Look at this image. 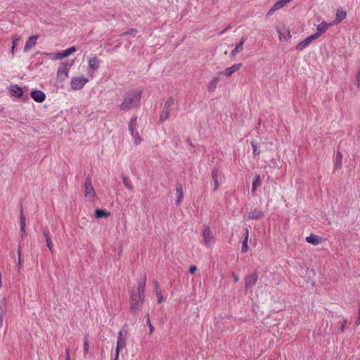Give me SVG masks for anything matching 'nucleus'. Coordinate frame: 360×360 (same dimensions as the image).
I'll use <instances>...</instances> for the list:
<instances>
[{
    "label": "nucleus",
    "instance_id": "f257e3e1",
    "mask_svg": "<svg viewBox=\"0 0 360 360\" xmlns=\"http://www.w3.org/2000/svg\"><path fill=\"white\" fill-rule=\"evenodd\" d=\"M146 275L138 281L137 288L133 289L130 294V312L136 314L141 307L145 299Z\"/></svg>",
    "mask_w": 360,
    "mask_h": 360
},
{
    "label": "nucleus",
    "instance_id": "f03ea898",
    "mask_svg": "<svg viewBox=\"0 0 360 360\" xmlns=\"http://www.w3.org/2000/svg\"><path fill=\"white\" fill-rule=\"evenodd\" d=\"M142 93L141 88H135L127 91L124 96L123 102L120 105V110L129 111L139 108Z\"/></svg>",
    "mask_w": 360,
    "mask_h": 360
},
{
    "label": "nucleus",
    "instance_id": "7ed1b4c3",
    "mask_svg": "<svg viewBox=\"0 0 360 360\" xmlns=\"http://www.w3.org/2000/svg\"><path fill=\"white\" fill-rule=\"evenodd\" d=\"M128 128L131 136L134 140L135 144H139L142 141V139L140 137L137 131V117L136 115L131 117Z\"/></svg>",
    "mask_w": 360,
    "mask_h": 360
},
{
    "label": "nucleus",
    "instance_id": "20e7f679",
    "mask_svg": "<svg viewBox=\"0 0 360 360\" xmlns=\"http://www.w3.org/2000/svg\"><path fill=\"white\" fill-rule=\"evenodd\" d=\"M127 338V330L124 328H121L118 332V337L115 349V353H117V356H119L120 350L126 347Z\"/></svg>",
    "mask_w": 360,
    "mask_h": 360
},
{
    "label": "nucleus",
    "instance_id": "39448f33",
    "mask_svg": "<svg viewBox=\"0 0 360 360\" xmlns=\"http://www.w3.org/2000/svg\"><path fill=\"white\" fill-rule=\"evenodd\" d=\"M73 65V60L72 61H66L63 63L59 66L57 71V77L59 79L63 81L68 77V72L70 68Z\"/></svg>",
    "mask_w": 360,
    "mask_h": 360
},
{
    "label": "nucleus",
    "instance_id": "423d86ee",
    "mask_svg": "<svg viewBox=\"0 0 360 360\" xmlns=\"http://www.w3.org/2000/svg\"><path fill=\"white\" fill-rule=\"evenodd\" d=\"M173 105H174V100L172 99V98L169 97L165 101L164 106H163V109L161 112V114L160 116V122H164L165 120H167L169 118Z\"/></svg>",
    "mask_w": 360,
    "mask_h": 360
},
{
    "label": "nucleus",
    "instance_id": "0eeeda50",
    "mask_svg": "<svg viewBox=\"0 0 360 360\" xmlns=\"http://www.w3.org/2000/svg\"><path fill=\"white\" fill-rule=\"evenodd\" d=\"M96 195L95 190L92 186L91 179L88 176L84 181V196L92 200Z\"/></svg>",
    "mask_w": 360,
    "mask_h": 360
},
{
    "label": "nucleus",
    "instance_id": "6e6552de",
    "mask_svg": "<svg viewBox=\"0 0 360 360\" xmlns=\"http://www.w3.org/2000/svg\"><path fill=\"white\" fill-rule=\"evenodd\" d=\"M89 82L88 78L84 77H75L72 78L70 86L73 90L81 89L87 82Z\"/></svg>",
    "mask_w": 360,
    "mask_h": 360
},
{
    "label": "nucleus",
    "instance_id": "1a4fd4ad",
    "mask_svg": "<svg viewBox=\"0 0 360 360\" xmlns=\"http://www.w3.org/2000/svg\"><path fill=\"white\" fill-rule=\"evenodd\" d=\"M202 237L206 245L212 246L214 244V237L213 236L212 231L208 226L204 227L202 230Z\"/></svg>",
    "mask_w": 360,
    "mask_h": 360
},
{
    "label": "nucleus",
    "instance_id": "9d476101",
    "mask_svg": "<svg viewBox=\"0 0 360 360\" xmlns=\"http://www.w3.org/2000/svg\"><path fill=\"white\" fill-rule=\"evenodd\" d=\"M212 177L214 183V191H217L219 186L222 184L224 177L220 172V171L214 168L212 172Z\"/></svg>",
    "mask_w": 360,
    "mask_h": 360
},
{
    "label": "nucleus",
    "instance_id": "9b49d317",
    "mask_svg": "<svg viewBox=\"0 0 360 360\" xmlns=\"http://www.w3.org/2000/svg\"><path fill=\"white\" fill-rule=\"evenodd\" d=\"M264 217V213L262 210L255 208L251 210L247 215L244 217L245 221L253 220V219H261Z\"/></svg>",
    "mask_w": 360,
    "mask_h": 360
},
{
    "label": "nucleus",
    "instance_id": "f8f14e48",
    "mask_svg": "<svg viewBox=\"0 0 360 360\" xmlns=\"http://www.w3.org/2000/svg\"><path fill=\"white\" fill-rule=\"evenodd\" d=\"M8 89L11 97L18 98L23 96V91L18 84H12L8 86Z\"/></svg>",
    "mask_w": 360,
    "mask_h": 360
},
{
    "label": "nucleus",
    "instance_id": "ddd939ff",
    "mask_svg": "<svg viewBox=\"0 0 360 360\" xmlns=\"http://www.w3.org/2000/svg\"><path fill=\"white\" fill-rule=\"evenodd\" d=\"M319 37V34H314L305 39L300 42V44L297 46L296 49L299 51H302L305 49L313 40H315Z\"/></svg>",
    "mask_w": 360,
    "mask_h": 360
},
{
    "label": "nucleus",
    "instance_id": "4468645a",
    "mask_svg": "<svg viewBox=\"0 0 360 360\" xmlns=\"http://www.w3.org/2000/svg\"><path fill=\"white\" fill-rule=\"evenodd\" d=\"M276 31L281 41H287L291 38L290 30L285 27H277Z\"/></svg>",
    "mask_w": 360,
    "mask_h": 360
},
{
    "label": "nucleus",
    "instance_id": "2eb2a0df",
    "mask_svg": "<svg viewBox=\"0 0 360 360\" xmlns=\"http://www.w3.org/2000/svg\"><path fill=\"white\" fill-rule=\"evenodd\" d=\"M31 98L37 103H42L46 99V94L41 90H33L30 93Z\"/></svg>",
    "mask_w": 360,
    "mask_h": 360
},
{
    "label": "nucleus",
    "instance_id": "dca6fc26",
    "mask_svg": "<svg viewBox=\"0 0 360 360\" xmlns=\"http://www.w3.org/2000/svg\"><path fill=\"white\" fill-rule=\"evenodd\" d=\"M257 281V276L255 273H252L245 277V290L250 289L255 285Z\"/></svg>",
    "mask_w": 360,
    "mask_h": 360
},
{
    "label": "nucleus",
    "instance_id": "f3484780",
    "mask_svg": "<svg viewBox=\"0 0 360 360\" xmlns=\"http://www.w3.org/2000/svg\"><path fill=\"white\" fill-rule=\"evenodd\" d=\"M242 66L241 63H236L233 64L232 66L226 68L224 71L220 72V74H223L226 77H230L233 73L239 70Z\"/></svg>",
    "mask_w": 360,
    "mask_h": 360
},
{
    "label": "nucleus",
    "instance_id": "a211bd4d",
    "mask_svg": "<svg viewBox=\"0 0 360 360\" xmlns=\"http://www.w3.org/2000/svg\"><path fill=\"white\" fill-rule=\"evenodd\" d=\"M75 51H76V49L74 46L70 47V48L63 51L62 52L56 53V55L54 57V59L61 60V59L72 54L74 52H75Z\"/></svg>",
    "mask_w": 360,
    "mask_h": 360
},
{
    "label": "nucleus",
    "instance_id": "6ab92c4d",
    "mask_svg": "<svg viewBox=\"0 0 360 360\" xmlns=\"http://www.w3.org/2000/svg\"><path fill=\"white\" fill-rule=\"evenodd\" d=\"M347 16V12L344 9H338L336 12V16L333 22V25H338Z\"/></svg>",
    "mask_w": 360,
    "mask_h": 360
},
{
    "label": "nucleus",
    "instance_id": "aec40b11",
    "mask_svg": "<svg viewBox=\"0 0 360 360\" xmlns=\"http://www.w3.org/2000/svg\"><path fill=\"white\" fill-rule=\"evenodd\" d=\"M37 36H31L27 39L24 47L25 52L28 51L30 49L35 46V44H37Z\"/></svg>",
    "mask_w": 360,
    "mask_h": 360
},
{
    "label": "nucleus",
    "instance_id": "412c9836",
    "mask_svg": "<svg viewBox=\"0 0 360 360\" xmlns=\"http://www.w3.org/2000/svg\"><path fill=\"white\" fill-rule=\"evenodd\" d=\"M88 65H89V68L91 70H93V71L97 70L100 65V60L96 56L90 58L88 60Z\"/></svg>",
    "mask_w": 360,
    "mask_h": 360
},
{
    "label": "nucleus",
    "instance_id": "4be33fe9",
    "mask_svg": "<svg viewBox=\"0 0 360 360\" xmlns=\"http://www.w3.org/2000/svg\"><path fill=\"white\" fill-rule=\"evenodd\" d=\"M247 40V37H243L240 41L236 45L235 48L231 51V56H235L236 53L243 49V44Z\"/></svg>",
    "mask_w": 360,
    "mask_h": 360
},
{
    "label": "nucleus",
    "instance_id": "5701e85b",
    "mask_svg": "<svg viewBox=\"0 0 360 360\" xmlns=\"http://www.w3.org/2000/svg\"><path fill=\"white\" fill-rule=\"evenodd\" d=\"M176 191L177 194V198L176 200V204L178 205L181 202L184 198L183 186L181 184L178 183L176 185Z\"/></svg>",
    "mask_w": 360,
    "mask_h": 360
},
{
    "label": "nucleus",
    "instance_id": "b1692460",
    "mask_svg": "<svg viewBox=\"0 0 360 360\" xmlns=\"http://www.w3.org/2000/svg\"><path fill=\"white\" fill-rule=\"evenodd\" d=\"M331 25H333V23H328L326 22H322L321 23L319 24L316 27L317 32L315 34H319V36L324 33Z\"/></svg>",
    "mask_w": 360,
    "mask_h": 360
},
{
    "label": "nucleus",
    "instance_id": "393cba45",
    "mask_svg": "<svg viewBox=\"0 0 360 360\" xmlns=\"http://www.w3.org/2000/svg\"><path fill=\"white\" fill-rule=\"evenodd\" d=\"M219 77H214L209 82L207 85V91L209 92H214L217 88V83L219 82Z\"/></svg>",
    "mask_w": 360,
    "mask_h": 360
},
{
    "label": "nucleus",
    "instance_id": "a878e982",
    "mask_svg": "<svg viewBox=\"0 0 360 360\" xmlns=\"http://www.w3.org/2000/svg\"><path fill=\"white\" fill-rule=\"evenodd\" d=\"M261 177L259 175H256L252 182V193L255 194L257 188L261 185Z\"/></svg>",
    "mask_w": 360,
    "mask_h": 360
},
{
    "label": "nucleus",
    "instance_id": "bb28decb",
    "mask_svg": "<svg viewBox=\"0 0 360 360\" xmlns=\"http://www.w3.org/2000/svg\"><path fill=\"white\" fill-rule=\"evenodd\" d=\"M20 231L22 234L25 233V217L23 214L22 207L20 206Z\"/></svg>",
    "mask_w": 360,
    "mask_h": 360
},
{
    "label": "nucleus",
    "instance_id": "cd10ccee",
    "mask_svg": "<svg viewBox=\"0 0 360 360\" xmlns=\"http://www.w3.org/2000/svg\"><path fill=\"white\" fill-rule=\"evenodd\" d=\"M306 241L310 244L316 245L319 243L320 239L319 237L316 235H311L306 238Z\"/></svg>",
    "mask_w": 360,
    "mask_h": 360
},
{
    "label": "nucleus",
    "instance_id": "c85d7f7f",
    "mask_svg": "<svg viewBox=\"0 0 360 360\" xmlns=\"http://www.w3.org/2000/svg\"><path fill=\"white\" fill-rule=\"evenodd\" d=\"M109 212H105V210L97 209L95 210V217L97 219H100L102 217H108L109 216Z\"/></svg>",
    "mask_w": 360,
    "mask_h": 360
},
{
    "label": "nucleus",
    "instance_id": "c756f323",
    "mask_svg": "<svg viewBox=\"0 0 360 360\" xmlns=\"http://www.w3.org/2000/svg\"><path fill=\"white\" fill-rule=\"evenodd\" d=\"M122 182L124 184V185L125 186V187L131 191L133 189V186H132V184L131 182L130 181V180L125 176L122 175Z\"/></svg>",
    "mask_w": 360,
    "mask_h": 360
},
{
    "label": "nucleus",
    "instance_id": "7c9ffc66",
    "mask_svg": "<svg viewBox=\"0 0 360 360\" xmlns=\"http://www.w3.org/2000/svg\"><path fill=\"white\" fill-rule=\"evenodd\" d=\"M19 39H20V37L18 35H15V36L13 37V38H12V47H11L12 56H13V55H14V50H15L16 45L18 44V41H19Z\"/></svg>",
    "mask_w": 360,
    "mask_h": 360
},
{
    "label": "nucleus",
    "instance_id": "2f4dec72",
    "mask_svg": "<svg viewBox=\"0 0 360 360\" xmlns=\"http://www.w3.org/2000/svg\"><path fill=\"white\" fill-rule=\"evenodd\" d=\"M0 311H1L0 318L2 321V320H4V317L6 312V304L5 302L0 304Z\"/></svg>",
    "mask_w": 360,
    "mask_h": 360
},
{
    "label": "nucleus",
    "instance_id": "473e14b6",
    "mask_svg": "<svg viewBox=\"0 0 360 360\" xmlns=\"http://www.w3.org/2000/svg\"><path fill=\"white\" fill-rule=\"evenodd\" d=\"M342 154L340 152H338L337 153V155H336V162H335V169H338V167L341 164V162H342Z\"/></svg>",
    "mask_w": 360,
    "mask_h": 360
},
{
    "label": "nucleus",
    "instance_id": "72a5a7b5",
    "mask_svg": "<svg viewBox=\"0 0 360 360\" xmlns=\"http://www.w3.org/2000/svg\"><path fill=\"white\" fill-rule=\"evenodd\" d=\"M251 145H252V150H253V155L254 156H257L259 154V150L258 149V146H257V144L255 142V141H252L251 143Z\"/></svg>",
    "mask_w": 360,
    "mask_h": 360
},
{
    "label": "nucleus",
    "instance_id": "f704fd0d",
    "mask_svg": "<svg viewBox=\"0 0 360 360\" xmlns=\"http://www.w3.org/2000/svg\"><path fill=\"white\" fill-rule=\"evenodd\" d=\"M248 241L247 238H244L243 243H242V247H241V252H246L248 251Z\"/></svg>",
    "mask_w": 360,
    "mask_h": 360
},
{
    "label": "nucleus",
    "instance_id": "c9c22d12",
    "mask_svg": "<svg viewBox=\"0 0 360 360\" xmlns=\"http://www.w3.org/2000/svg\"><path fill=\"white\" fill-rule=\"evenodd\" d=\"M356 85L358 88H360V68H358L355 75Z\"/></svg>",
    "mask_w": 360,
    "mask_h": 360
},
{
    "label": "nucleus",
    "instance_id": "e433bc0d",
    "mask_svg": "<svg viewBox=\"0 0 360 360\" xmlns=\"http://www.w3.org/2000/svg\"><path fill=\"white\" fill-rule=\"evenodd\" d=\"M89 342L88 338H85L84 340V355H86L89 352Z\"/></svg>",
    "mask_w": 360,
    "mask_h": 360
},
{
    "label": "nucleus",
    "instance_id": "4c0bfd02",
    "mask_svg": "<svg viewBox=\"0 0 360 360\" xmlns=\"http://www.w3.org/2000/svg\"><path fill=\"white\" fill-rule=\"evenodd\" d=\"M136 33H137V30L136 29H130V30H127V32H123L122 34V35L129 34L132 37H134L136 34Z\"/></svg>",
    "mask_w": 360,
    "mask_h": 360
},
{
    "label": "nucleus",
    "instance_id": "58836bf2",
    "mask_svg": "<svg viewBox=\"0 0 360 360\" xmlns=\"http://www.w3.org/2000/svg\"><path fill=\"white\" fill-rule=\"evenodd\" d=\"M46 242L47 248L50 250V251L52 252L53 251V243L51 242V238L46 239Z\"/></svg>",
    "mask_w": 360,
    "mask_h": 360
},
{
    "label": "nucleus",
    "instance_id": "ea45409f",
    "mask_svg": "<svg viewBox=\"0 0 360 360\" xmlns=\"http://www.w3.org/2000/svg\"><path fill=\"white\" fill-rule=\"evenodd\" d=\"M156 295L158 297V302L160 304L163 301V296L162 293L159 291L156 292Z\"/></svg>",
    "mask_w": 360,
    "mask_h": 360
},
{
    "label": "nucleus",
    "instance_id": "a19ab883",
    "mask_svg": "<svg viewBox=\"0 0 360 360\" xmlns=\"http://www.w3.org/2000/svg\"><path fill=\"white\" fill-rule=\"evenodd\" d=\"M43 236L45 238V240L47 238H51L49 236V230L48 229H44L43 230Z\"/></svg>",
    "mask_w": 360,
    "mask_h": 360
},
{
    "label": "nucleus",
    "instance_id": "79ce46f5",
    "mask_svg": "<svg viewBox=\"0 0 360 360\" xmlns=\"http://www.w3.org/2000/svg\"><path fill=\"white\" fill-rule=\"evenodd\" d=\"M147 324L148 325L149 328H150V333H152L153 330V326L151 324L149 316H147Z\"/></svg>",
    "mask_w": 360,
    "mask_h": 360
},
{
    "label": "nucleus",
    "instance_id": "37998d69",
    "mask_svg": "<svg viewBox=\"0 0 360 360\" xmlns=\"http://www.w3.org/2000/svg\"><path fill=\"white\" fill-rule=\"evenodd\" d=\"M278 10L277 8L275 7V6L274 5L271 8L269 11L268 13H267V15H272L276 11Z\"/></svg>",
    "mask_w": 360,
    "mask_h": 360
},
{
    "label": "nucleus",
    "instance_id": "c03bdc74",
    "mask_svg": "<svg viewBox=\"0 0 360 360\" xmlns=\"http://www.w3.org/2000/svg\"><path fill=\"white\" fill-rule=\"evenodd\" d=\"M278 10L277 8L275 7V6L274 5L271 8L269 11L268 13H267V15H272L276 11Z\"/></svg>",
    "mask_w": 360,
    "mask_h": 360
},
{
    "label": "nucleus",
    "instance_id": "a18cd8bd",
    "mask_svg": "<svg viewBox=\"0 0 360 360\" xmlns=\"http://www.w3.org/2000/svg\"><path fill=\"white\" fill-rule=\"evenodd\" d=\"M346 324H347V320L344 319L342 321V323L340 328V330L341 332H344Z\"/></svg>",
    "mask_w": 360,
    "mask_h": 360
},
{
    "label": "nucleus",
    "instance_id": "49530a36",
    "mask_svg": "<svg viewBox=\"0 0 360 360\" xmlns=\"http://www.w3.org/2000/svg\"><path fill=\"white\" fill-rule=\"evenodd\" d=\"M65 360H70V349L68 347L65 349Z\"/></svg>",
    "mask_w": 360,
    "mask_h": 360
},
{
    "label": "nucleus",
    "instance_id": "de8ad7c7",
    "mask_svg": "<svg viewBox=\"0 0 360 360\" xmlns=\"http://www.w3.org/2000/svg\"><path fill=\"white\" fill-rule=\"evenodd\" d=\"M232 276L233 277V281L234 283H236L239 280V277L238 275H236V274L235 272H232L231 274Z\"/></svg>",
    "mask_w": 360,
    "mask_h": 360
},
{
    "label": "nucleus",
    "instance_id": "09e8293b",
    "mask_svg": "<svg viewBox=\"0 0 360 360\" xmlns=\"http://www.w3.org/2000/svg\"><path fill=\"white\" fill-rule=\"evenodd\" d=\"M196 271V266H191L189 268V272L190 274H193Z\"/></svg>",
    "mask_w": 360,
    "mask_h": 360
},
{
    "label": "nucleus",
    "instance_id": "8fccbe9b",
    "mask_svg": "<svg viewBox=\"0 0 360 360\" xmlns=\"http://www.w3.org/2000/svg\"><path fill=\"white\" fill-rule=\"evenodd\" d=\"M154 285H155V289L156 290V292L158 291V289L159 288V283H158V281L157 280L154 281Z\"/></svg>",
    "mask_w": 360,
    "mask_h": 360
},
{
    "label": "nucleus",
    "instance_id": "3c124183",
    "mask_svg": "<svg viewBox=\"0 0 360 360\" xmlns=\"http://www.w3.org/2000/svg\"><path fill=\"white\" fill-rule=\"evenodd\" d=\"M244 238H247V241H248V229H246L245 233L244 234Z\"/></svg>",
    "mask_w": 360,
    "mask_h": 360
},
{
    "label": "nucleus",
    "instance_id": "603ef678",
    "mask_svg": "<svg viewBox=\"0 0 360 360\" xmlns=\"http://www.w3.org/2000/svg\"><path fill=\"white\" fill-rule=\"evenodd\" d=\"M356 323L357 325L360 324V311H359V316H358V319H357V321H356Z\"/></svg>",
    "mask_w": 360,
    "mask_h": 360
},
{
    "label": "nucleus",
    "instance_id": "864d4df0",
    "mask_svg": "<svg viewBox=\"0 0 360 360\" xmlns=\"http://www.w3.org/2000/svg\"><path fill=\"white\" fill-rule=\"evenodd\" d=\"M2 286V277H1V274L0 273V288H1Z\"/></svg>",
    "mask_w": 360,
    "mask_h": 360
},
{
    "label": "nucleus",
    "instance_id": "5fc2aeb1",
    "mask_svg": "<svg viewBox=\"0 0 360 360\" xmlns=\"http://www.w3.org/2000/svg\"><path fill=\"white\" fill-rule=\"evenodd\" d=\"M18 255H19L18 262H19V264H20V251L18 252Z\"/></svg>",
    "mask_w": 360,
    "mask_h": 360
},
{
    "label": "nucleus",
    "instance_id": "6e6d98bb",
    "mask_svg": "<svg viewBox=\"0 0 360 360\" xmlns=\"http://www.w3.org/2000/svg\"><path fill=\"white\" fill-rule=\"evenodd\" d=\"M118 359H119V356H117V353H115V359L113 360H118Z\"/></svg>",
    "mask_w": 360,
    "mask_h": 360
},
{
    "label": "nucleus",
    "instance_id": "4d7b16f0",
    "mask_svg": "<svg viewBox=\"0 0 360 360\" xmlns=\"http://www.w3.org/2000/svg\"><path fill=\"white\" fill-rule=\"evenodd\" d=\"M227 30V28H226L224 30L221 31L220 34H223L225 32V30Z\"/></svg>",
    "mask_w": 360,
    "mask_h": 360
},
{
    "label": "nucleus",
    "instance_id": "13d9d810",
    "mask_svg": "<svg viewBox=\"0 0 360 360\" xmlns=\"http://www.w3.org/2000/svg\"><path fill=\"white\" fill-rule=\"evenodd\" d=\"M260 122H261V119H259V120H258V123H259V124H260Z\"/></svg>",
    "mask_w": 360,
    "mask_h": 360
}]
</instances>
